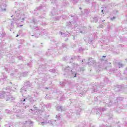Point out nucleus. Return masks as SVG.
<instances>
[{
    "instance_id": "1",
    "label": "nucleus",
    "mask_w": 127,
    "mask_h": 127,
    "mask_svg": "<svg viewBox=\"0 0 127 127\" xmlns=\"http://www.w3.org/2000/svg\"><path fill=\"white\" fill-rule=\"evenodd\" d=\"M116 18V17H113V18H111V19H115Z\"/></svg>"
},
{
    "instance_id": "2",
    "label": "nucleus",
    "mask_w": 127,
    "mask_h": 127,
    "mask_svg": "<svg viewBox=\"0 0 127 127\" xmlns=\"http://www.w3.org/2000/svg\"><path fill=\"white\" fill-rule=\"evenodd\" d=\"M16 37H18V35H17L16 36Z\"/></svg>"
},
{
    "instance_id": "3",
    "label": "nucleus",
    "mask_w": 127,
    "mask_h": 127,
    "mask_svg": "<svg viewBox=\"0 0 127 127\" xmlns=\"http://www.w3.org/2000/svg\"><path fill=\"white\" fill-rule=\"evenodd\" d=\"M23 102H25V99H24V100H23Z\"/></svg>"
},
{
    "instance_id": "4",
    "label": "nucleus",
    "mask_w": 127,
    "mask_h": 127,
    "mask_svg": "<svg viewBox=\"0 0 127 127\" xmlns=\"http://www.w3.org/2000/svg\"><path fill=\"white\" fill-rule=\"evenodd\" d=\"M104 57H106V56H103V58H104Z\"/></svg>"
},
{
    "instance_id": "5",
    "label": "nucleus",
    "mask_w": 127,
    "mask_h": 127,
    "mask_svg": "<svg viewBox=\"0 0 127 127\" xmlns=\"http://www.w3.org/2000/svg\"><path fill=\"white\" fill-rule=\"evenodd\" d=\"M102 11V12H103V11H104V10H102V11Z\"/></svg>"
},
{
    "instance_id": "6",
    "label": "nucleus",
    "mask_w": 127,
    "mask_h": 127,
    "mask_svg": "<svg viewBox=\"0 0 127 127\" xmlns=\"http://www.w3.org/2000/svg\"><path fill=\"white\" fill-rule=\"evenodd\" d=\"M74 77H76V74H75Z\"/></svg>"
},
{
    "instance_id": "7",
    "label": "nucleus",
    "mask_w": 127,
    "mask_h": 127,
    "mask_svg": "<svg viewBox=\"0 0 127 127\" xmlns=\"http://www.w3.org/2000/svg\"><path fill=\"white\" fill-rule=\"evenodd\" d=\"M31 111H33L32 109H31Z\"/></svg>"
},
{
    "instance_id": "8",
    "label": "nucleus",
    "mask_w": 127,
    "mask_h": 127,
    "mask_svg": "<svg viewBox=\"0 0 127 127\" xmlns=\"http://www.w3.org/2000/svg\"><path fill=\"white\" fill-rule=\"evenodd\" d=\"M35 108L36 109V107H35Z\"/></svg>"
}]
</instances>
